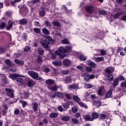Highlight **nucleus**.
Here are the masks:
<instances>
[{
	"instance_id": "obj_1",
	"label": "nucleus",
	"mask_w": 126,
	"mask_h": 126,
	"mask_svg": "<svg viewBox=\"0 0 126 126\" xmlns=\"http://www.w3.org/2000/svg\"><path fill=\"white\" fill-rule=\"evenodd\" d=\"M72 50V46L71 45H68L64 48L63 47H60V48L55 51V53L59 55L61 59H64V57L66 56L65 53L70 52Z\"/></svg>"
},
{
	"instance_id": "obj_2",
	"label": "nucleus",
	"mask_w": 126,
	"mask_h": 126,
	"mask_svg": "<svg viewBox=\"0 0 126 126\" xmlns=\"http://www.w3.org/2000/svg\"><path fill=\"white\" fill-rule=\"evenodd\" d=\"M28 73L30 76L33 78V79H36V80H40V81H43V78L39 76L38 73L34 71H29Z\"/></svg>"
},
{
	"instance_id": "obj_3",
	"label": "nucleus",
	"mask_w": 126,
	"mask_h": 126,
	"mask_svg": "<svg viewBox=\"0 0 126 126\" xmlns=\"http://www.w3.org/2000/svg\"><path fill=\"white\" fill-rule=\"evenodd\" d=\"M18 8H20L19 12L22 16H26V15L29 12L28 8H27L26 5H23V6L19 5L18 6Z\"/></svg>"
},
{
	"instance_id": "obj_4",
	"label": "nucleus",
	"mask_w": 126,
	"mask_h": 126,
	"mask_svg": "<svg viewBox=\"0 0 126 126\" xmlns=\"http://www.w3.org/2000/svg\"><path fill=\"white\" fill-rule=\"evenodd\" d=\"M40 43L41 46L44 49L46 50V51H49V52H51V47L49 46V44H50V42L48 39H44L41 41Z\"/></svg>"
},
{
	"instance_id": "obj_5",
	"label": "nucleus",
	"mask_w": 126,
	"mask_h": 126,
	"mask_svg": "<svg viewBox=\"0 0 126 126\" xmlns=\"http://www.w3.org/2000/svg\"><path fill=\"white\" fill-rule=\"evenodd\" d=\"M73 100H74L75 102L78 103L81 107H84L85 109H88V106H87V105L83 103V102H80V98H79V97H78L77 95H73Z\"/></svg>"
},
{
	"instance_id": "obj_6",
	"label": "nucleus",
	"mask_w": 126,
	"mask_h": 126,
	"mask_svg": "<svg viewBox=\"0 0 126 126\" xmlns=\"http://www.w3.org/2000/svg\"><path fill=\"white\" fill-rule=\"evenodd\" d=\"M5 91L7 93V95L11 98H14V90L10 88H5Z\"/></svg>"
},
{
	"instance_id": "obj_7",
	"label": "nucleus",
	"mask_w": 126,
	"mask_h": 126,
	"mask_svg": "<svg viewBox=\"0 0 126 126\" xmlns=\"http://www.w3.org/2000/svg\"><path fill=\"white\" fill-rule=\"evenodd\" d=\"M85 10L87 12V13L92 14V13H93L94 12L95 10V7L92 5L88 6L85 7Z\"/></svg>"
},
{
	"instance_id": "obj_8",
	"label": "nucleus",
	"mask_w": 126,
	"mask_h": 126,
	"mask_svg": "<svg viewBox=\"0 0 126 126\" xmlns=\"http://www.w3.org/2000/svg\"><path fill=\"white\" fill-rule=\"evenodd\" d=\"M9 77L12 79V80H15V79H17L18 77H23V75L14 73L9 75Z\"/></svg>"
},
{
	"instance_id": "obj_9",
	"label": "nucleus",
	"mask_w": 126,
	"mask_h": 126,
	"mask_svg": "<svg viewBox=\"0 0 126 126\" xmlns=\"http://www.w3.org/2000/svg\"><path fill=\"white\" fill-rule=\"evenodd\" d=\"M115 71V68L111 66L107 67L105 68V73L108 74H112Z\"/></svg>"
},
{
	"instance_id": "obj_10",
	"label": "nucleus",
	"mask_w": 126,
	"mask_h": 126,
	"mask_svg": "<svg viewBox=\"0 0 126 126\" xmlns=\"http://www.w3.org/2000/svg\"><path fill=\"white\" fill-rule=\"evenodd\" d=\"M40 2V0H32L30 1H28L29 5L32 7V6H34V4H36V3H39Z\"/></svg>"
},
{
	"instance_id": "obj_11",
	"label": "nucleus",
	"mask_w": 126,
	"mask_h": 126,
	"mask_svg": "<svg viewBox=\"0 0 126 126\" xmlns=\"http://www.w3.org/2000/svg\"><path fill=\"white\" fill-rule=\"evenodd\" d=\"M46 83L47 84V85H48V86H51V85L56 84V81L49 79L46 81Z\"/></svg>"
},
{
	"instance_id": "obj_12",
	"label": "nucleus",
	"mask_w": 126,
	"mask_h": 126,
	"mask_svg": "<svg viewBox=\"0 0 126 126\" xmlns=\"http://www.w3.org/2000/svg\"><path fill=\"white\" fill-rule=\"evenodd\" d=\"M70 63H71V61H70L69 59H65L63 61V64L65 66H69L70 65Z\"/></svg>"
},
{
	"instance_id": "obj_13",
	"label": "nucleus",
	"mask_w": 126,
	"mask_h": 126,
	"mask_svg": "<svg viewBox=\"0 0 126 126\" xmlns=\"http://www.w3.org/2000/svg\"><path fill=\"white\" fill-rule=\"evenodd\" d=\"M84 119L85 121H87V122H93V121H94L92 117V115H85Z\"/></svg>"
},
{
	"instance_id": "obj_14",
	"label": "nucleus",
	"mask_w": 126,
	"mask_h": 126,
	"mask_svg": "<svg viewBox=\"0 0 126 126\" xmlns=\"http://www.w3.org/2000/svg\"><path fill=\"white\" fill-rule=\"evenodd\" d=\"M0 76L1 78L2 83H3L4 84H7V80H6V77L5 76V75L1 74L0 75Z\"/></svg>"
},
{
	"instance_id": "obj_15",
	"label": "nucleus",
	"mask_w": 126,
	"mask_h": 126,
	"mask_svg": "<svg viewBox=\"0 0 126 126\" xmlns=\"http://www.w3.org/2000/svg\"><path fill=\"white\" fill-rule=\"evenodd\" d=\"M105 90V88L101 87L100 88L98 89L97 91V95L98 96H103V93L104 92V91Z\"/></svg>"
},
{
	"instance_id": "obj_16",
	"label": "nucleus",
	"mask_w": 126,
	"mask_h": 126,
	"mask_svg": "<svg viewBox=\"0 0 126 126\" xmlns=\"http://www.w3.org/2000/svg\"><path fill=\"white\" fill-rule=\"evenodd\" d=\"M62 106L63 107V111H67V109L69 108V103H68V102L63 103L62 104Z\"/></svg>"
},
{
	"instance_id": "obj_17",
	"label": "nucleus",
	"mask_w": 126,
	"mask_h": 126,
	"mask_svg": "<svg viewBox=\"0 0 126 126\" xmlns=\"http://www.w3.org/2000/svg\"><path fill=\"white\" fill-rule=\"evenodd\" d=\"M54 86H48V88L49 90L51 91H57L58 90V86L57 85L54 84Z\"/></svg>"
},
{
	"instance_id": "obj_18",
	"label": "nucleus",
	"mask_w": 126,
	"mask_h": 126,
	"mask_svg": "<svg viewBox=\"0 0 126 126\" xmlns=\"http://www.w3.org/2000/svg\"><path fill=\"white\" fill-rule=\"evenodd\" d=\"M30 95V93L29 92L24 91L23 92L22 98L23 99H27V98H29Z\"/></svg>"
},
{
	"instance_id": "obj_19",
	"label": "nucleus",
	"mask_w": 126,
	"mask_h": 126,
	"mask_svg": "<svg viewBox=\"0 0 126 126\" xmlns=\"http://www.w3.org/2000/svg\"><path fill=\"white\" fill-rule=\"evenodd\" d=\"M49 54H50L49 57L52 60H55V59H56V58H57L56 55H58L57 54H56V52H55V53H52V50H51V49H50V51H49Z\"/></svg>"
},
{
	"instance_id": "obj_20",
	"label": "nucleus",
	"mask_w": 126,
	"mask_h": 126,
	"mask_svg": "<svg viewBox=\"0 0 126 126\" xmlns=\"http://www.w3.org/2000/svg\"><path fill=\"white\" fill-rule=\"evenodd\" d=\"M36 63H39V64H40V63H43V57H42V56L38 55L37 56V59L36 60Z\"/></svg>"
},
{
	"instance_id": "obj_21",
	"label": "nucleus",
	"mask_w": 126,
	"mask_h": 126,
	"mask_svg": "<svg viewBox=\"0 0 126 126\" xmlns=\"http://www.w3.org/2000/svg\"><path fill=\"white\" fill-rule=\"evenodd\" d=\"M14 62L17 64H20V65H22V66L24 65V61H20L18 59H15L14 60Z\"/></svg>"
},
{
	"instance_id": "obj_22",
	"label": "nucleus",
	"mask_w": 126,
	"mask_h": 126,
	"mask_svg": "<svg viewBox=\"0 0 126 126\" xmlns=\"http://www.w3.org/2000/svg\"><path fill=\"white\" fill-rule=\"evenodd\" d=\"M84 78L85 80L87 82H88V81L90 80V74L88 73H85L84 74Z\"/></svg>"
},
{
	"instance_id": "obj_23",
	"label": "nucleus",
	"mask_w": 126,
	"mask_h": 126,
	"mask_svg": "<svg viewBox=\"0 0 126 126\" xmlns=\"http://www.w3.org/2000/svg\"><path fill=\"white\" fill-rule=\"evenodd\" d=\"M53 64H54V65H55V66H61V65H62V64H63V63H62V62L61 61H53L52 62Z\"/></svg>"
},
{
	"instance_id": "obj_24",
	"label": "nucleus",
	"mask_w": 126,
	"mask_h": 126,
	"mask_svg": "<svg viewBox=\"0 0 126 126\" xmlns=\"http://www.w3.org/2000/svg\"><path fill=\"white\" fill-rule=\"evenodd\" d=\"M92 117L94 121V120H96V119H98V118H99V114L97 113L93 112L92 114Z\"/></svg>"
},
{
	"instance_id": "obj_25",
	"label": "nucleus",
	"mask_w": 126,
	"mask_h": 126,
	"mask_svg": "<svg viewBox=\"0 0 126 126\" xmlns=\"http://www.w3.org/2000/svg\"><path fill=\"white\" fill-rule=\"evenodd\" d=\"M87 64H88V65H91L92 67H96V63L90 60L88 61Z\"/></svg>"
},
{
	"instance_id": "obj_26",
	"label": "nucleus",
	"mask_w": 126,
	"mask_h": 126,
	"mask_svg": "<svg viewBox=\"0 0 126 126\" xmlns=\"http://www.w3.org/2000/svg\"><path fill=\"white\" fill-rule=\"evenodd\" d=\"M106 78L109 81H113L114 80V76L112 74H109L107 75Z\"/></svg>"
},
{
	"instance_id": "obj_27",
	"label": "nucleus",
	"mask_w": 126,
	"mask_h": 126,
	"mask_svg": "<svg viewBox=\"0 0 126 126\" xmlns=\"http://www.w3.org/2000/svg\"><path fill=\"white\" fill-rule=\"evenodd\" d=\"M112 92H113V90L110 89L107 92V93L105 94V98H110L111 96H112Z\"/></svg>"
},
{
	"instance_id": "obj_28",
	"label": "nucleus",
	"mask_w": 126,
	"mask_h": 126,
	"mask_svg": "<svg viewBox=\"0 0 126 126\" xmlns=\"http://www.w3.org/2000/svg\"><path fill=\"white\" fill-rule=\"evenodd\" d=\"M34 83V81L32 79L29 80L27 84V86L28 87H32L33 86V84Z\"/></svg>"
},
{
	"instance_id": "obj_29",
	"label": "nucleus",
	"mask_w": 126,
	"mask_h": 126,
	"mask_svg": "<svg viewBox=\"0 0 126 126\" xmlns=\"http://www.w3.org/2000/svg\"><path fill=\"white\" fill-rule=\"evenodd\" d=\"M5 63L7 64V65H9L10 66H14V64H13L12 63H11V62H10V60L9 59H6L5 60Z\"/></svg>"
},
{
	"instance_id": "obj_30",
	"label": "nucleus",
	"mask_w": 126,
	"mask_h": 126,
	"mask_svg": "<svg viewBox=\"0 0 126 126\" xmlns=\"http://www.w3.org/2000/svg\"><path fill=\"white\" fill-rule=\"evenodd\" d=\"M19 23L21 25H25L27 23V20L25 18L22 19L19 21Z\"/></svg>"
},
{
	"instance_id": "obj_31",
	"label": "nucleus",
	"mask_w": 126,
	"mask_h": 126,
	"mask_svg": "<svg viewBox=\"0 0 126 126\" xmlns=\"http://www.w3.org/2000/svg\"><path fill=\"white\" fill-rule=\"evenodd\" d=\"M94 105H95L97 108H99V107L101 106L102 103L99 100L95 101H94Z\"/></svg>"
},
{
	"instance_id": "obj_32",
	"label": "nucleus",
	"mask_w": 126,
	"mask_h": 126,
	"mask_svg": "<svg viewBox=\"0 0 126 126\" xmlns=\"http://www.w3.org/2000/svg\"><path fill=\"white\" fill-rule=\"evenodd\" d=\"M55 94H56V95H57L58 97L61 98V99H63V94L61 92H55Z\"/></svg>"
},
{
	"instance_id": "obj_33",
	"label": "nucleus",
	"mask_w": 126,
	"mask_h": 126,
	"mask_svg": "<svg viewBox=\"0 0 126 126\" xmlns=\"http://www.w3.org/2000/svg\"><path fill=\"white\" fill-rule=\"evenodd\" d=\"M42 32L45 35H50V31L46 28L42 29Z\"/></svg>"
},
{
	"instance_id": "obj_34",
	"label": "nucleus",
	"mask_w": 126,
	"mask_h": 126,
	"mask_svg": "<svg viewBox=\"0 0 126 126\" xmlns=\"http://www.w3.org/2000/svg\"><path fill=\"white\" fill-rule=\"evenodd\" d=\"M63 81L65 82V83L71 82V78L69 76L66 77L64 79Z\"/></svg>"
},
{
	"instance_id": "obj_35",
	"label": "nucleus",
	"mask_w": 126,
	"mask_h": 126,
	"mask_svg": "<svg viewBox=\"0 0 126 126\" xmlns=\"http://www.w3.org/2000/svg\"><path fill=\"white\" fill-rule=\"evenodd\" d=\"M58 113L52 112L50 114L49 117L52 118H57L58 117Z\"/></svg>"
},
{
	"instance_id": "obj_36",
	"label": "nucleus",
	"mask_w": 126,
	"mask_h": 126,
	"mask_svg": "<svg viewBox=\"0 0 126 126\" xmlns=\"http://www.w3.org/2000/svg\"><path fill=\"white\" fill-rule=\"evenodd\" d=\"M118 85H119V79H118V78H116L114 80L113 87L115 88L116 86H118Z\"/></svg>"
},
{
	"instance_id": "obj_37",
	"label": "nucleus",
	"mask_w": 126,
	"mask_h": 126,
	"mask_svg": "<svg viewBox=\"0 0 126 126\" xmlns=\"http://www.w3.org/2000/svg\"><path fill=\"white\" fill-rule=\"evenodd\" d=\"M33 31L35 34H41V29L38 28H34Z\"/></svg>"
},
{
	"instance_id": "obj_38",
	"label": "nucleus",
	"mask_w": 126,
	"mask_h": 126,
	"mask_svg": "<svg viewBox=\"0 0 126 126\" xmlns=\"http://www.w3.org/2000/svg\"><path fill=\"white\" fill-rule=\"evenodd\" d=\"M33 109L34 112H37V111H38V104L37 103V102H34L33 103Z\"/></svg>"
},
{
	"instance_id": "obj_39",
	"label": "nucleus",
	"mask_w": 126,
	"mask_h": 126,
	"mask_svg": "<svg viewBox=\"0 0 126 126\" xmlns=\"http://www.w3.org/2000/svg\"><path fill=\"white\" fill-rule=\"evenodd\" d=\"M13 25V23L12 22L8 23V25L6 28V30H10L12 28Z\"/></svg>"
},
{
	"instance_id": "obj_40",
	"label": "nucleus",
	"mask_w": 126,
	"mask_h": 126,
	"mask_svg": "<svg viewBox=\"0 0 126 126\" xmlns=\"http://www.w3.org/2000/svg\"><path fill=\"white\" fill-rule=\"evenodd\" d=\"M100 53H97V56H105L106 55V51L103 50H99Z\"/></svg>"
},
{
	"instance_id": "obj_41",
	"label": "nucleus",
	"mask_w": 126,
	"mask_h": 126,
	"mask_svg": "<svg viewBox=\"0 0 126 126\" xmlns=\"http://www.w3.org/2000/svg\"><path fill=\"white\" fill-rule=\"evenodd\" d=\"M61 43L62 44H69V41L67 38H64L62 40Z\"/></svg>"
},
{
	"instance_id": "obj_42",
	"label": "nucleus",
	"mask_w": 126,
	"mask_h": 126,
	"mask_svg": "<svg viewBox=\"0 0 126 126\" xmlns=\"http://www.w3.org/2000/svg\"><path fill=\"white\" fill-rule=\"evenodd\" d=\"M98 12L99 13V14H100V15H105V14H106V10H101V9H99L98 11Z\"/></svg>"
},
{
	"instance_id": "obj_43",
	"label": "nucleus",
	"mask_w": 126,
	"mask_h": 126,
	"mask_svg": "<svg viewBox=\"0 0 126 126\" xmlns=\"http://www.w3.org/2000/svg\"><path fill=\"white\" fill-rule=\"evenodd\" d=\"M44 25H45L46 27L49 28L52 26V24H51V23L49 21H45Z\"/></svg>"
},
{
	"instance_id": "obj_44",
	"label": "nucleus",
	"mask_w": 126,
	"mask_h": 126,
	"mask_svg": "<svg viewBox=\"0 0 126 126\" xmlns=\"http://www.w3.org/2000/svg\"><path fill=\"white\" fill-rule=\"evenodd\" d=\"M79 59H80V61H86V59H87V57L84 56L83 55H81L79 57Z\"/></svg>"
},
{
	"instance_id": "obj_45",
	"label": "nucleus",
	"mask_w": 126,
	"mask_h": 126,
	"mask_svg": "<svg viewBox=\"0 0 126 126\" xmlns=\"http://www.w3.org/2000/svg\"><path fill=\"white\" fill-rule=\"evenodd\" d=\"M98 118L99 120H103V119H106V114H101L98 115Z\"/></svg>"
},
{
	"instance_id": "obj_46",
	"label": "nucleus",
	"mask_w": 126,
	"mask_h": 126,
	"mask_svg": "<svg viewBox=\"0 0 126 126\" xmlns=\"http://www.w3.org/2000/svg\"><path fill=\"white\" fill-rule=\"evenodd\" d=\"M69 116H63L61 118L62 121H64L65 122H67V121H69Z\"/></svg>"
},
{
	"instance_id": "obj_47",
	"label": "nucleus",
	"mask_w": 126,
	"mask_h": 126,
	"mask_svg": "<svg viewBox=\"0 0 126 126\" xmlns=\"http://www.w3.org/2000/svg\"><path fill=\"white\" fill-rule=\"evenodd\" d=\"M6 52V49L3 47H0V55L4 54Z\"/></svg>"
},
{
	"instance_id": "obj_48",
	"label": "nucleus",
	"mask_w": 126,
	"mask_h": 126,
	"mask_svg": "<svg viewBox=\"0 0 126 126\" xmlns=\"http://www.w3.org/2000/svg\"><path fill=\"white\" fill-rule=\"evenodd\" d=\"M46 39H47L48 41H50V42H52L53 44L55 43V40H54L51 36H47L46 37Z\"/></svg>"
},
{
	"instance_id": "obj_49",
	"label": "nucleus",
	"mask_w": 126,
	"mask_h": 126,
	"mask_svg": "<svg viewBox=\"0 0 126 126\" xmlns=\"http://www.w3.org/2000/svg\"><path fill=\"white\" fill-rule=\"evenodd\" d=\"M92 87H93V85L90 84H85V88H86V89H89L90 88H92Z\"/></svg>"
},
{
	"instance_id": "obj_50",
	"label": "nucleus",
	"mask_w": 126,
	"mask_h": 126,
	"mask_svg": "<svg viewBox=\"0 0 126 126\" xmlns=\"http://www.w3.org/2000/svg\"><path fill=\"white\" fill-rule=\"evenodd\" d=\"M96 62H103L104 61V57H97L95 58Z\"/></svg>"
},
{
	"instance_id": "obj_51",
	"label": "nucleus",
	"mask_w": 126,
	"mask_h": 126,
	"mask_svg": "<svg viewBox=\"0 0 126 126\" xmlns=\"http://www.w3.org/2000/svg\"><path fill=\"white\" fill-rule=\"evenodd\" d=\"M53 25L57 27H61V23L58 21L53 22Z\"/></svg>"
},
{
	"instance_id": "obj_52",
	"label": "nucleus",
	"mask_w": 126,
	"mask_h": 126,
	"mask_svg": "<svg viewBox=\"0 0 126 126\" xmlns=\"http://www.w3.org/2000/svg\"><path fill=\"white\" fill-rule=\"evenodd\" d=\"M31 50V47L30 46H26L25 49H24V52H25V53H27L28 52H29V51Z\"/></svg>"
},
{
	"instance_id": "obj_53",
	"label": "nucleus",
	"mask_w": 126,
	"mask_h": 126,
	"mask_svg": "<svg viewBox=\"0 0 126 126\" xmlns=\"http://www.w3.org/2000/svg\"><path fill=\"white\" fill-rule=\"evenodd\" d=\"M6 26V24L5 23H2L0 24V29H4Z\"/></svg>"
},
{
	"instance_id": "obj_54",
	"label": "nucleus",
	"mask_w": 126,
	"mask_h": 126,
	"mask_svg": "<svg viewBox=\"0 0 126 126\" xmlns=\"http://www.w3.org/2000/svg\"><path fill=\"white\" fill-rule=\"evenodd\" d=\"M20 103H22L23 108H25V107H26V105H27V102L24 100H21Z\"/></svg>"
},
{
	"instance_id": "obj_55",
	"label": "nucleus",
	"mask_w": 126,
	"mask_h": 126,
	"mask_svg": "<svg viewBox=\"0 0 126 126\" xmlns=\"http://www.w3.org/2000/svg\"><path fill=\"white\" fill-rule=\"evenodd\" d=\"M73 54L74 56H76V57H78L79 58L81 55V52H79L74 51Z\"/></svg>"
},
{
	"instance_id": "obj_56",
	"label": "nucleus",
	"mask_w": 126,
	"mask_h": 126,
	"mask_svg": "<svg viewBox=\"0 0 126 126\" xmlns=\"http://www.w3.org/2000/svg\"><path fill=\"white\" fill-rule=\"evenodd\" d=\"M64 95L68 100H71V99H72V97L70 96V94H65Z\"/></svg>"
},
{
	"instance_id": "obj_57",
	"label": "nucleus",
	"mask_w": 126,
	"mask_h": 126,
	"mask_svg": "<svg viewBox=\"0 0 126 126\" xmlns=\"http://www.w3.org/2000/svg\"><path fill=\"white\" fill-rule=\"evenodd\" d=\"M5 18H8V17H11V13L10 12H7L5 14Z\"/></svg>"
},
{
	"instance_id": "obj_58",
	"label": "nucleus",
	"mask_w": 126,
	"mask_h": 126,
	"mask_svg": "<svg viewBox=\"0 0 126 126\" xmlns=\"http://www.w3.org/2000/svg\"><path fill=\"white\" fill-rule=\"evenodd\" d=\"M77 85H70L69 86V88L71 89H77Z\"/></svg>"
},
{
	"instance_id": "obj_59",
	"label": "nucleus",
	"mask_w": 126,
	"mask_h": 126,
	"mask_svg": "<svg viewBox=\"0 0 126 126\" xmlns=\"http://www.w3.org/2000/svg\"><path fill=\"white\" fill-rule=\"evenodd\" d=\"M86 71H87V72H91V71H92V67L91 66L87 67L86 68Z\"/></svg>"
},
{
	"instance_id": "obj_60",
	"label": "nucleus",
	"mask_w": 126,
	"mask_h": 126,
	"mask_svg": "<svg viewBox=\"0 0 126 126\" xmlns=\"http://www.w3.org/2000/svg\"><path fill=\"white\" fill-rule=\"evenodd\" d=\"M60 73H61V74H68V71L67 70H62L60 72Z\"/></svg>"
},
{
	"instance_id": "obj_61",
	"label": "nucleus",
	"mask_w": 126,
	"mask_h": 126,
	"mask_svg": "<svg viewBox=\"0 0 126 126\" xmlns=\"http://www.w3.org/2000/svg\"><path fill=\"white\" fill-rule=\"evenodd\" d=\"M34 26H36V27H40V26H41V24H40V23L38 21H34Z\"/></svg>"
},
{
	"instance_id": "obj_62",
	"label": "nucleus",
	"mask_w": 126,
	"mask_h": 126,
	"mask_svg": "<svg viewBox=\"0 0 126 126\" xmlns=\"http://www.w3.org/2000/svg\"><path fill=\"white\" fill-rule=\"evenodd\" d=\"M45 12L44 10L39 11V14L40 16H44L45 15Z\"/></svg>"
},
{
	"instance_id": "obj_63",
	"label": "nucleus",
	"mask_w": 126,
	"mask_h": 126,
	"mask_svg": "<svg viewBox=\"0 0 126 126\" xmlns=\"http://www.w3.org/2000/svg\"><path fill=\"white\" fill-rule=\"evenodd\" d=\"M37 53L39 55H43L44 54V50L42 49H38Z\"/></svg>"
},
{
	"instance_id": "obj_64",
	"label": "nucleus",
	"mask_w": 126,
	"mask_h": 126,
	"mask_svg": "<svg viewBox=\"0 0 126 126\" xmlns=\"http://www.w3.org/2000/svg\"><path fill=\"white\" fill-rule=\"evenodd\" d=\"M121 86L122 87H125V88H126V81L122 82L121 83Z\"/></svg>"
}]
</instances>
